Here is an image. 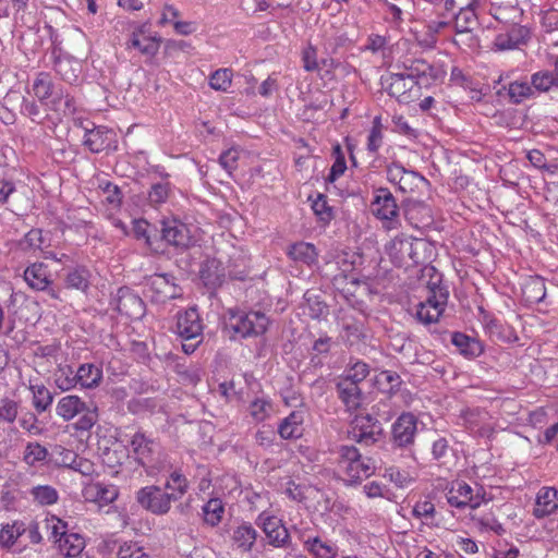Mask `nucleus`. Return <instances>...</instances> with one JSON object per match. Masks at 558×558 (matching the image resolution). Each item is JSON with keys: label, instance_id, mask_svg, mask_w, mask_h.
Listing matches in <instances>:
<instances>
[{"label": "nucleus", "instance_id": "nucleus-34", "mask_svg": "<svg viewBox=\"0 0 558 558\" xmlns=\"http://www.w3.org/2000/svg\"><path fill=\"white\" fill-rule=\"evenodd\" d=\"M337 390L339 398L345 404L348 410L352 411L360 408L362 403V392L359 385L340 379L337 384Z\"/></svg>", "mask_w": 558, "mask_h": 558}, {"label": "nucleus", "instance_id": "nucleus-22", "mask_svg": "<svg viewBox=\"0 0 558 558\" xmlns=\"http://www.w3.org/2000/svg\"><path fill=\"white\" fill-rule=\"evenodd\" d=\"M434 71V68L422 59H409L403 62L402 73L411 81H416L417 86L430 84L436 78Z\"/></svg>", "mask_w": 558, "mask_h": 558}, {"label": "nucleus", "instance_id": "nucleus-18", "mask_svg": "<svg viewBox=\"0 0 558 558\" xmlns=\"http://www.w3.org/2000/svg\"><path fill=\"white\" fill-rule=\"evenodd\" d=\"M258 524L262 526L269 544L282 547L289 539V533L281 520L265 512L258 515Z\"/></svg>", "mask_w": 558, "mask_h": 558}, {"label": "nucleus", "instance_id": "nucleus-2", "mask_svg": "<svg viewBox=\"0 0 558 558\" xmlns=\"http://www.w3.org/2000/svg\"><path fill=\"white\" fill-rule=\"evenodd\" d=\"M32 93L39 102L59 116L70 117L76 111L74 97L68 90L56 87L47 72L36 74L32 84Z\"/></svg>", "mask_w": 558, "mask_h": 558}, {"label": "nucleus", "instance_id": "nucleus-61", "mask_svg": "<svg viewBox=\"0 0 558 558\" xmlns=\"http://www.w3.org/2000/svg\"><path fill=\"white\" fill-rule=\"evenodd\" d=\"M54 70L61 78L68 83H73L77 80V74L72 66V61L68 59L58 58L54 61Z\"/></svg>", "mask_w": 558, "mask_h": 558}, {"label": "nucleus", "instance_id": "nucleus-54", "mask_svg": "<svg viewBox=\"0 0 558 558\" xmlns=\"http://www.w3.org/2000/svg\"><path fill=\"white\" fill-rule=\"evenodd\" d=\"M232 83V71L230 69H219L209 77V86L215 90L227 92Z\"/></svg>", "mask_w": 558, "mask_h": 558}, {"label": "nucleus", "instance_id": "nucleus-19", "mask_svg": "<svg viewBox=\"0 0 558 558\" xmlns=\"http://www.w3.org/2000/svg\"><path fill=\"white\" fill-rule=\"evenodd\" d=\"M159 47L160 39L146 35L144 26H138L136 29H134L130 35L129 40L126 41L128 50L135 49L147 57L156 56Z\"/></svg>", "mask_w": 558, "mask_h": 558}, {"label": "nucleus", "instance_id": "nucleus-55", "mask_svg": "<svg viewBox=\"0 0 558 558\" xmlns=\"http://www.w3.org/2000/svg\"><path fill=\"white\" fill-rule=\"evenodd\" d=\"M312 209L318 219L324 223H329L333 218L332 207L329 206L327 197L318 194L312 203Z\"/></svg>", "mask_w": 558, "mask_h": 558}, {"label": "nucleus", "instance_id": "nucleus-49", "mask_svg": "<svg viewBox=\"0 0 558 558\" xmlns=\"http://www.w3.org/2000/svg\"><path fill=\"white\" fill-rule=\"evenodd\" d=\"M54 384L61 391L74 389L77 385L76 372L71 366H60L54 374Z\"/></svg>", "mask_w": 558, "mask_h": 558}, {"label": "nucleus", "instance_id": "nucleus-17", "mask_svg": "<svg viewBox=\"0 0 558 558\" xmlns=\"http://www.w3.org/2000/svg\"><path fill=\"white\" fill-rule=\"evenodd\" d=\"M529 37V29L517 23H513L504 33L496 35L493 48L496 51L512 50L518 48L520 45L526 43Z\"/></svg>", "mask_w": 558, "mask_h": 558}, {"label": "nucleus", "instance_id": "nucleus-27", "mask_svg": "<svg viewBox=\"0 0 558 558\" xmlns=\"http://www.w3.org/2000/svg\"><path fill=\"white\" fill-rule=\"evenodd\" d=\"M247 411L254 422L262 423L272 416L275 407L270 397L262 392L250 401Z\"/></svg>", "mask_w": 558, "mask_h": 558}, {"label": "nucleus", "instance_id": "nucleus-10", "mask_svg": "<svg viewBox=\"0 0 558 558\" xmlns=\"http://www.w3.org/2000/svg\"><path fill=\"white\" fill-rule=\"evenodd\" d=\"M371 208L373 215L383 221L386 229L390 230L397 227L399 208L388 189L379 187L375 191Z\"/></svg>", "mask_w": 558, "mask_h": 558}, {"label": "nucleus", "instance_id": "nucleus-37", "mask_svg": "<svg viewBox=\"0 0 558 558\" xmlns=\"http://www.w3.org/2000/svg\"><path fill=\"white\" fill-rule=\"evenodd\" d=\"M32 501L39 507L56 505L59 500L58 490L51 485H35L28 492Z\"/></svg>", "mask_w": 558, "mask_h": 558}, {"label": "nucleus", "instance_id": "nucleus-39", "mask_svg": "<svg viewBox=\"0 0 558 558\" xmlns=\"http://www.w3.org/2000/svg\"><path fill=\"white\" fill-rule=\"evenodd\" d=\"M451 342L461 354L469 359L476 357L483 352V347L477 340L461 332H453Z\"/></svg>", "mask_w": 558, "mask_h": 558}, {"label": "nucleus", "instance_id": "nucleus-51", "mask_svg": "<svg viewBox=\"0 0 558 558\" xmlns=\"http://www.w3.org/2000/svg\"><path fill=\"white\" fill-rule=\"evenodd\" d=\"M531 85L534 88V94L546 93L554 86L558 87L555 74L550 71H538L532 74Z\"/></svg>", "mask_w": 558, "mask_h": 558}, {"label": "nucleus", "instance_id": "nucleus-42", "mask_svg": "<svg viewBox=\"0 0 558 558\" xmlns=\"http://www.w3.org/2000/svg\"><path fill=\"white\" fill-rule=\"evenodd\" d=\"M163 488L171 495H174V499H181L189 490V481L181 471L174 470L170 473L169 478L165 483Z\"/></svg>", "mask_w": 558, "mask_h": 558}, {"label": "nucleus", "instance_id": "nucleus-4", "mask_svg": "<svg viewBox=\"0 0 558 558\" xmlns=\"http://www.w3.org/2000/svg\"><path fill=\"white\" fill-rule=\"evenodd\" d=\"M56 413L65 422L78 416L73 424L78 432H89L98 422L97 405L93 402L86 403L76 395L62 397L57 403Z\"/></svg>", "mask_w": 558, "mask_h": 558}, {"label": "nucleus", "instance_id": "nucleus-24", "mask_svg": "<svg viewBox=\"0 0 558 558\" xmlns=\"http://www.w3.org/2000/svg\"><path fill=\"white\" fill-rule=\"evenodd\" d=\"M304 411L294 410L280 421L278 434L282 439H298L303 435Z\"/></svg>", "mask_w": 558, "mask_h": 558}, {"label": "nucleus", "instance_id": "nucleus-40", "mask_svg": "<svg viewBox=\"0 0 558 558\" xmlns=\"http://www.w3.org/2000/svg\"><path fill=\"white\" fill-rule=\"evenodd\" d=\"M384 477L388 478L399 488L409 487L417 478V472L414 469H400L389 466L385 470Z\"/></svg>", "mask_w": 558, "mask_h": 558}, {"label": "nucleus", "instance_id": "nucleus-32", "mask_svg": "<svg viewBox=\"0 0 558 558\" xmlns=\"http://www.w3.org/2000/svg\"><path fill=\"white\" fill-rule=\"evenodd\" d=\"M85 496L99 505H109L118 498V489L114 485L94 483L85 488Z\"/></svg>", "mask_w": 558, "mask_h": 558}, {"label": "nucleus", "instance_id": "nucleus-59", "mask_svg": "<svg viewBox=\"0 0 558 558\" xmlns=\"http://www.w3.org/2000/svg\"><path fill=\"white\" fill-rule=\"evenodd\" d=\"M332 154L335 156V161L330 168V172L327 178L329 182H335L347 170L345 158H344L343 151L339 145L333 147Z\"/></svg>", "mask_w": 558, "mask_h": 558}, {"label": "nucleus", "instance_id": "nucleus-9", "mask_svg": "<svg viewBox=\"0 0 558 558\" xmlns=\"http://www.w3.org/2000/svg\"><path fill=\"white\" fill-rule=\"evenodd\" d=\"M417 432V418L412 413H402L391 428V444L393 448L407 450L415 460L412 447Z\"/></svg>", "mask_w": 558, "mask_h": 558}, {"label": "nucleus", "instance_id": "nucleus-13", "mask_svg": "<svg viewBox=\"0 0 558 558\" xmlns=\"http://www.w3.org/2000/svg\"><path fill=\"white\" fill-rule=\"evenodd\" d=\"M482 487L476 488V493L472 486L465 482H456L452 484L447 495L448 502L456 508L471 507L473 509L481 506L483 496L481 495Z\"/></svg>", "mask_w": 558, "mask_h": 558}, {"label": "nucleus", "instance_id": "nucleus-53", "mask_svg": "<svg viewBox=\"0 0 558 558\" xmlns=\"http://www.w3.org/2000/svg\"><path fill=\"white\" fill-rule=\"evenodd\" d=\"M171 194V184L167 181L151 185L148 192V201L153 206L166 203Z\"/></svg>", "mask_w": 558, "mask_h": 558}, {"label": "nucleus", "instance_id": "nucleus-43", "mask_svg": "<svg viewBox=\"0 0 558 558\" xmlns=\"http://www.w3.org/2000/svg\"><path fill=\"white\" fill-rule=\"evenodd\" d=\"M49 456L48 449L37 441H29L26 444L23 452V461L29 465L35 466L44 463Z\"/></svg>", "mask_w": 558, "mask_h": 558}, {"label": "nucleus", "instance_id": "nucleus-14", "mask_svg": "<svg viewBox=\"0 0 558 558\" xmlns=\"http://www.w3.org/2000/svg\"><path fill=\"white\" fill-rule=\"evenodd\" d=\"M204 325L196 307H190L177 316L175 332L184 340L203 337Z\"/></svg>", "mask_w": 558, "mask_h": 558}, {"label": "nucleus", "instance_id": "nucleus-33", "mask_svg": "<svg viewBox=\"0 0 558 558\" xmlns=\"http://www.w3.org/2000/svg\"><path fill=\"white\" fill-rule=\"evenodd\" d=\"M257 538V531L250 523H242L232 533L231 539L236 549L243 553L252 550Z\"/></svg>", "mask_w": 558, "mask_h": 558}, {"label": "nucleus", "instance_id": "nucleus-6", "mask_svg": "<svg viewBox=\"0 0 558 558\" xmlns=\"http://www.w3.org/2000/svg\"><path fill=\"white\" fill-rule=\"evenodd\" d=\"M339 470L347 476V481L355 483L371 476L375 472V463L369 458H363L353 446H340Z\"/></svg>", "mask_w": 558, "mask_h": 558}, {"label": "nucleus", "instance_id": "nucleus-64", "mask_svg": "<svg viewBox=\"0 0 558 558\" xmlns=\"http://www.w3.org/2000/svg\"><path fill=\"white\" fill-rule=\"evenodd\" d=\"M519 549L514 545H509L505 542H498L493 548L492 558H518Z\"/></svg>", "mask_w": 558, "mask_h": 558}, {"label": "nucleus", "instance_id": "nucleus-45", "mask_svg": "<svg viewBox=\"0 0 558 558\" xmlns=\"http://www.w3.org/2000/svg\"><path fill=\"white\" fill-rule=\"evenodd\" d=\"M25 532V523L22 521H14L2 525L0 530V545L3 547H11Z\"/></svg>", "mask_w": 558, "mask_h": 558}, {"label": "nucleus", "instance_id": "nucleus-62", "mask_svg": "<svg viewBox=\"0 0 558 558\" xmlns=\"http://www.w3.org/2000/svg\"><path fill=\"white\" fill-rule=\"evenodd\" d=\"M46 525L50 537L53 538L56 544L58 543V538L63 537L68 533V524L54 515L46 519Z\"/></svg>", "mask_w": 558, "mask_h": 558}, {"label": "nucleus", "instance_id": "nucleus-48", "mask_svg": "<svg viewBox=\"0 0 558 558\" xmlns=\"http://www.w3.org/2000/svg\"><path fill=\"white\" fill-rule=\"evenodd\" d=\"M436 514L435 505L429 499H421L415 502L412 509V515L416 519L422 520L429 526L436 525L434 522Z\"/></svg>", "mask_w": 558, "mask_h": 558}, {"label": "nucleus", "instance_id": "nucleus-31", "mask_svg": "<svg viewBox=\"0 0 558 558\" xmlns=\"http://www.w3.org/2000/svg\"><path fill=\"white\" fill-rule=\"evenodd\" d=\"M56 545L60 555L65 558L77 557L86 546L85 539L81 534L69 532L63 537L58 538Z\"/></svg>", "mask_w": 558, "mask_h": 558}, {"label": "nucleus", "instance_id": "nucleus-58", "mask_svg": "<svg viewBox=\"0 0 558 558\" xmlns=\"http://www.w3.org/2000/svg\"><path fill=\"white\" fill-rule=\"evenodd\" d=\"M99 189L102 191L104 201L107 204L111 205L113 208H117L121 205L122 193L117 185L109 181H102L99 183Z\"/></svg>", "mask_w": 558, "mask_h": 558}, {"label": "nucleus", "instance_id": "nucleus-30", "mask_svg": "<svg viewBox=\"0 0 558 558\" xmlns=\"http://www.w3.org/2000/svg\"><path fill=\"white\" fill-rule=\"evenodd\" d=\"M201 278L207 287L216 288L220 286L226 278L222 263L216 258L207 259L202 266Z\"/></svg>", "mask_w": 558, "mask_h": 558}, {"label": "nucleus", "instance_id": "nucleus-56", "mask_svg": "<svg viewBox=\"0 0 558 558\" xmlns=\"http://www.w3.org/2000/svg\"><path fill=\"white\" fill-rule=\"evenodd\" d=\"M473 521L480 532L492 531L497 535H502L506 532L504 525L493 514L473 518Z\"/></svg>", "mask_w": 558, "mask_h": 558}, {"label": "nucleus", "instance_id": "nucleus-50", "mask_svg": "<svg viewBox=\"0 0 558 558\" xmlns=\"http://www.w3.org/2000/svg\"><path fill=\"white\" fill-rule=\"evenodd\" d=\"M68 288L85 291L89 286V271L86 267L80 266L72 269L66 278Z\"/></svg>", "mask_w": 558, "mask_h": 558}, {"label": "nucleus", "instance_id": "nucleus-63", "mask_svg": "<svg viewBox=\"0 0 558 558\" xmlns=\"http://www.w3.org/2000/svg\"><path fill=\"white\" fill-rule=\"evenodd\" d=\"M17 412V402L8 398L0 400V421L13 423L16 420Z\"/></svg>", "mask_w": 558, "mask_h": 558}, {"label": "nucleus", "instance_id": "nucleus-60", "mask_svg": "<svg viewBox=\"0 0 558 558\" xmlns=\"http://www.w3.org/2000/svg\"><path fill=\"white\" fill-rule=\"evenodd\" d=\"M369 369L366 363L356 362L345 371V374L341 379L352 381V384L359 385L367 377Z\"/></svg>", "mask_w": 558, "mask_h": 558}, {"label": "nucleus", "instance_id": "nucleus-36", "mask_svg": "<svg viewBox=\"0 0 558 558\" xmlns=\"http://www.w3.org/2000/svg\"><path fill=\"white\" fill-rule=\"evenodd\" d=\"M478 25L477 13L471 8L460 7L453 15L452 27L457 34L472 33Z\"/></svg>", "mask_w": 558, "mask_h": 558}, {"label": "nucleus", "instance_id": "nucleus-25", "mask_svg": "<svg viewBox=\"0 0 558 558\" xmlns=\"http://www.w3.org/2000/svg\"><path fill=\"white\" fill-rule=\"evenodd\" d=\"M113 135V132L106 128H94L85 132L84 145L92 153L98 154L110 147Z\"/></svg>", "mask_w": 558, "mask_h": 558}, {"label": "nucleus", "instance_id": "nucleus-1", "mask_svg": "<svg viewBox=\"0 0 558 558\" xmlns=\"http://www.w3.org/2000/svg\"><path fill=\"white\" fill-rule=\"evenodd\" d=\"M428 276L430 280L427 282L428 293L425 301L416 305L415 318L424 326L435 324L442 315L449 299V291L442 284L441 274L433 266H426L423 269V277Z\"/></svg>", "mask_w": 558, "mask_h": 558}, {"label": "nucleus", "instance_id": "nucleus-15", "mask_svg": "<svg viewBox=\"0 0 558 558\" xmlns=\"http://www.w3.org/2000/svg\"><path fill=\"white\" fill-rule=\"evenodd\" d=\"M24 280L28 287L37 291H47L49 296L52 299H59V294L56 290L49 289L51 280L49 278V271L44 263H34L24 270Z\"/></svg>", "mask_w": 558, "mask_h": 558}, {"label": "nucleus", "instance_id": "nucleus-52", "mask_svg": "<svg viewBox=\"0 0 558 558\" xmlns=\"http://www.w3.org/2000/svg\"><path fill=\"white\" fill-rule=\"evenodd\" d=\"M427 183L426 179L416 171L407 170L397 185L402 193H413Z\"/></svg>", "mask_w": 558, "mask_h": 558}, {"label": "nucleus", "instance_id": "nucleus-26", "mask_svg": "<svg viewBox=\"0 0 558 558\" xmlns=\"http://www.w3.org/2000/svg\"><path fill=\"white\" fill-rule=\"evenodd\" d=\"M303 546L313 558H335L338 554L333 542L319 536H307L303 539Z\"/></svg>", "mask_w": 558, "mask_h": 558}, {"label": "nucleus", "instance_id": "nucleus-8", "mask_svg": "<svg viewBox=\"0 0 558 558\" xmlns=\"http://www.w3.org/2000/svg\"><path fill=\"white\" fill-rule=\"evenodd\" d=\"M136 500L142 508L156 515L167 514L171 509V504L177 501L174 495L157 485L142 487L136 493Z\"/></svg>", "mask_w": 558, "mask_h": 558}, {"label": "nucleus", "instance_id": "nucleus-3", "mask_svg": "<svg viewBox=\"0 0 558 558\" xmlns=\"http://www.w3.org/2000/svg\"><path fill=\"white\" fill-rule=\"evenodd\" d=\"M134 460L141 464L147 475H156L167 466V454L160 444L145 433L136 432L130 440Z\"/></svg>", "mask_w": 558, "mask_h": 558}, {"label": "nucleus", "instance_id": "nucleus-44", "mask_svg": "<svg viewBox=\"0 0 558 558\" xmlns=\"http://www.w3.org/2000/svg\"><path fill=\"white\" fill-rule=\"evenodd\" d=\"M508 96L513 104H521L526 99L534 98V88L531 82L513 81L508 86Z\"/></svg>", "mask_w": 558, "mask_h": 558}, {"label": "nucleus", "instance_id": "nucleus-35", "mask_svg": "<svg viewBox=\"0 0 558 558\" xmlns=\"http://www.w3.org/2000/svg\"><path fill=\"white\" fill-rule=\"evenodd\" d=\"M342 338L349 345H357L366 339L363 322L354 318H344L342 322Z\"/></svg>", "mask_w": 558, "mask_h": 558}, {"label": "nucleus", "instance_id": "nucleus-28", "mask_svg": "<svg viewBox=\"0 0 558 558\" xmlns=\"http://www.w3.org/2000/svg\"><path fill=\"white\" fill-rule=\"evenodd\" d=\"M76 381L82 389H95L102 381V368L93 363L81 364L76 371Z\"/></svg>", "mask_w": 558, "mask_h": 558}, {"label": "nucleus", "instance_id": "nucleus-46", "mask_svg": "<svg viewBox=\"0 0 558 558\" xmlns=\"http://www.w3.org/2000/svg\"><path fill=\"white\" fill-rule=\"evenodd\" d=\"M225 507L219 498L209 499L203 507L204 520L207 524L216 526L220 523Z\"/></svg>", "mask_w": 558, "mask_h": 558}, {"label": "nucleus", "instance_id": "nucleus-20", "mask_svg": "<svg viewBox=\"0 0 558 558\" xmlns=\"http://www.w3.org/2000/svg\"><path fill=\"white\" fill-rule=\"evenodd\" d=\"M558 510V490L554 487H542L535 497L532 514L536 519L546 518Z\"/></svg>", "mask_w": 558, "mask_h": 558}, {"label": "nucleus", "instance_id": "nucleus-29", "mask_svg": "<svg viewBox=\"0 0 558 558\" xmlns=\"http://www.w3.org/2000/svg\"><path fill=\"white\" fill-rule=\"evenodd\" d=\"M28 389L32 392V404L37 413H44L52 405L53 395L43 383L29 380Z\"/></svg>", "mask_w": 558, "mask_h": 558}, {"label": "nucleus", "instance_id": "nucleus-7", "mask_svg": "<svg viewBox=\"0 0 558 558\" xmlns=\"http://www.w3.org/2000/svg\"><path fill=\"white\" fill-rule=\"evenodd\" d=\"M269 318L259 311L248 313L230 311L228 327L241 338L258 337L266 332Z\"/></svg>", "mask_w": 558, "mask_h": 558}, {"label": "nucleus", "instance_id": "nucleus-47", "mask_svg": "<svg viewBox=\"0 0 558 558\" xmlns=\"http://www.w3.org/2000/svg\"><path fill=\"white\" fill-rule=\"evenodd\" d=\"M383 129L384 126L381 123V117L376 116L373 119L372 128L369 130L366 144V149L372 155L377 154V151L379 150L384 143Z\"/></svg>", "mask_w": 558, "mask_h": 558}, {"label": "nucleus", "instance_id": "nucleus-57", "mask_svg": "<svg viewBox=\"0 0 558 558\" xmlns=\"http://www.w3.org/2000/svg\"><path fill=\"white\" fill-rule=\"evenodd\" d=\"M119 558H150L146 549L134 541H128L120 545Z\"/></svg>", "mask_w": 558, "mask_h": 558}, {"label": "nucleus", "instance_id": "nucleus-5", "mask_svg": "<svg viewBox=\"0 0 558 558\" xmlns=\"http://www.w3.org/2000/svg\"><path fill=\"white\" fill-rule=\"evenodd\" d=\"M425 246V242L420 239L400 234L387 244L386 252L393 265L409 268L422 263L421 251Z\"/></svg>", "mask_w": 558, "mask_h": 558}, {"label": "nucleus", "instance_id": "nucleus-16", "mask_svg": "<svg viewBox=\"0 0 558 558\" xmlns=\"http://www.w3.org/2000/svg\"><path fill=\"white\" fill-rule=\"evenodd\" d=\"M387 90L390 96L396 97L400 102H410L416 96L418 87L416 81H411L402 72L391 73Z\"/></svg>", "mask_w": 558, "mask_h": 558}, {"label": "nucleus", "instance_id": "nucleus-23", "mask_svg": "<svg viewBox=\"0 0 558 558\" xmlns=\"http://www.w3.org/2000/svg\"><path fill=\"white\" fill-rule=\"evenodd\" d=\"M117 310L132 319L142 317L145 312L142 299L129 289L118 291Z\"/></svg>", "mask_w": 558, "mask_h": 558}, {"label": "nucleus", "instance_id": "nucleus-38", "mask_svg": "<svg viewBox=\"0 0 558 558\" xmlns=\"http://www.w3.org/2000/svg\"><path fill=\"white\" fill-rule=\"evenodd\" d=\"M522 293L527 303L535 304L542 302L546 296L545 281L542 277H530L523 288Z\"/></svg>", "mask_w": 558, "mask_h": 558}, {"label": "nucleus", "instance_id": "nucleus-11", "mask_svg": "<svg viewBox=\"0 0 558 558\" xmlns=\"http://www.w3.org/2000/svg\"><path fill=\"white\" fill-rule=\"evenodd\" d=\"M381 424L369 414L356 415L351 423L349 436L352 440L369 446L379 440Z\"/></svg>", "mask_w": 558, "mask_h": 558}, {"label": "nucleus", "instance_id": "nucleus-21", "mask_svg": "<svg viewBox=\"0 0 558 558\" xmlns=\"http://www.w3.org/2000/svg\"><path fill=\"white\" fill-rule=\"evenodd\" d=\"M149 290L154 293L153 299L156 302H166L178 296V287L173 282V277L166 274H156L150 277L148 282Z\"/></svg>", "mask_w": 558, "mask_h": 558}, {"label": "nucleus", "instance_id": "nucleus-12", "mask_svg": "<svg viewBox=\"0 0 558 558\" xmlns=\"http://www.w3.org/2000/svg\"><path fill=\"white\" fill-rule=\"evenodd\" d=\"M161 236L168 244L178 248H187L193 243L190 228L177 218L161 221Z\"/></svg>", "mask_w": 558, "mask_h": 558}, {"label": "nucleus", "instance_id": "nucleus-41", "mask_svg": "<svg viewBox=\"0 0 558 558\" xmlns=\"http://www.w3.org/2000/svg\"><path fill=\"white\" fill-rule=\"evenodd\" d=\"M289 255L292 259L308 266L316 264L318 258V252L315 245L308 242L293 244L289 250Z\"/></svg>", "mask_w": 558, "mask_h": 558}]
</instances>
